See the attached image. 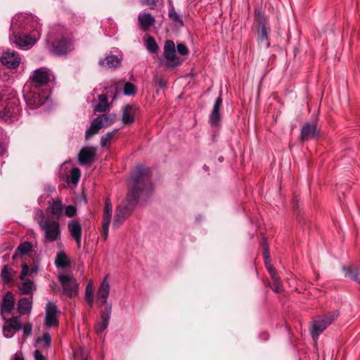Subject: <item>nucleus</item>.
Returning <instances> with one entry per match:
<instances>
[{"instance_id": "nucleus-1", "label": "nucleus", "mask_w": 360, "mask_h": 360, "mask_svg": "<svg viewBox=\"0 0 360 360\" xmlns=\"http://www.w3.org/2000/svg\"><path fill=\"white\" fill-rule=\"evenodd\" d=\"M152 171L143 165H137L129 179V191L126 199L116 209L113 227L118 228L130 216L141 193L152 188Z\"/></svg>"}, {"instance_id": "nucleus-2", "label": "nucleus", "mask_w": 360, "mask_h": 360, "mask_svg": "<svg viewBox=\"0 0 360 360\" xmlns=\"http://www.w3.org/2000/svg\"><path fill=\"white\" fill-rule=\"evenodd\" d=\"M19 100L11 89L0 86V118L13 122L20 115Z\"/></svg>"}, {"instance_id": "nucleus-3", "label": "nucleus", "mask_w": 360, "mask_h": 360, "mask_svg": "<svg viewBox=\"0 0 360 360\" xmlns=\"http://www.w3.org/2000/svg\"><path fill=\"white\" fill-rule=\"evenodd\" d=\"M66 29L62 26L54 27L50 32L56 38L51 43V53L56 56H64L73 50V40L66 36Z\"/></svg>"}, {"instance_id": "nucleus-4", "label": "nucleus", "mask_w": 360, "mask_h": 360, "mask_svg": "<svg viewBox=\"0 0 360 360\" xmlns=\"http://www.w3.org/2000/svg\"><path fill=\"white\" fill-rule=\"evenodd\" d=\"M24 98L30 109L41 106L47 98V91L26 83L24 87Z\"/></svg>"}, {"instance_id": "nucleus-5", "label": "nucleus", "mask_w": 360, "mask_h": 360, "mask_svg": "<svg viewBox=\"0 0 360 360\" xmlns=\"http://www.w3.org/2000/svg\"><path fill=\"white\" fill-rule=\"evenodd\" d=\"M340 315L338 310L328 311L314 317L311 328V335L314 339L317 338L328 326L338 319Z\"/></svg>"}, {"instance_id": "nucleus-6", "label": "nucleus", "mask_w": 360, "mask_h": 360, "mask_svg": "<svg viewBox=\"0 0 360 360\" xmlns=\"http://www.w3.org/2000/svg\"><path fill=\"white\" fill-rule=\"evenodd\" d=\"M55 80L53 73L47 68L42 67L33 71L27 84L44 89L49 83Z\"/></svg>"}, {"instance_id": "nucleus-7", "label": "nucleus", "mask_w": 360, "mask_h": 360, "mask_svg": "<svg viewBox=\"0 0 360 360\" xmlns=\"http://www.w3.org/2000/svg\"><path fill=\"white\" fill-rule=\"evenodd\" d=\"M39 225L44 233L45 243H53L60 239L61 231L58 221L41 219Z\"/></svg>"}, {"instance_id": "nucleus-8", "label": "nucleus", "mask_w": 360, "mask_h": 360, "mask_svg": "<svg viewBox=\"0 0 360 360\" xmlns=\"http://www.w3.org/2000/svg\"><path fill=\"white\" fill-rule=\"evenodd\" d=\"M62 288V293L69 298L75 297L78 294L79 283L76 278L69 274H63L58 276Z\"/></svg>"}, {"instance_id": "nucleus-9", "label": "nucleus", "mask_w": 360, "mask_h": 360, "mask_svg": "<svg viewBox=\"0 0 360 360\" xmlns=\"http://www.w3.org/2000/svg\"><path fill=\"white\" fill-rule=\"evenodd\" d=\"M163 56L165 59V66L168 68H174L180 66L183 60L176 56L175 44L172 40H167L164 45Z\"/></svg>"}, {"instance_id": "nucleus-10", "label": "nucleus", "mask_w": 360, "mask_h": 360, "mask_svg": "<svg viewBox=\"0 0 360 360\" xmlns=\"http://www.w3.org/2000/svg\"><path fill=\"white\" fill-rule=\"evenodd\" d=\"M1 63L9 69H16L19 67L21 59L18 53L15 51H6L1 57Z\"/></svg>"}, {"instance_id": "nucleus-11", "label": "nucleus", "mask_w": 360, "mask_h": 360, "mask_svg": "<svg viewBox=\"0 0 360 360\" xmlns=\"http://www.w3.org/2000/svg\"><path fill=\"white\" fill-rule=\"evenodd\" d=\"M57 307L53 302H48L46 307L45 324L47 327L51 328L58 326L59 324L57 318Z\"/></svg>"}, {"instance_id": "nucleus-12", "label": "nucleus", "mask_w": 360, "mask_h": 360, "mask_svg": "<svg viewBox=\"0 0 360 360\" xmlns=\"http://www.w3.org/2000/svg\"><path fill=\"white\" fill-rule=\"evenodd\" d=\"M112 205L109 198H106L105 201V207L103 210V237L104 240L108 238V229L112 218Z\"/></svg>"}, {"instance_id": "nucleus-13", "label": "nucleus", "mask_w": 360, "mask_h": 360, "mask_svg": "<svg viewBox=\"0 0 360 360\" xmlns=\"http://www.w3.org/2000/svg\"><path fill=\"white\" fill-rule=\"evenodd\" d=\"M109 294L110 284L107 276H105L101 283L96 293V302L99 304L100 307L106 303Z\"/></svg>"}, {"instance_id": "nucleus-14", "label": "nucleus", "mask_w": 360, "mask_h": 360, "mask_svg": "<svg viewBox=\"0 0 360 360\" xmlns=\"http://www.w3.org/2000/svg\"><path fill=\"white\" fill-rule=\"evenodd\" d=\"M68 229L70 236L76 241L77 248L81 247L82 226L77 220H71L68 224Z\"/></svg>"}, {"instance_id": "nucleus-15", "label": "nucleus", "mask_w": 360, "mask_h": 360, "mask_svg": "<svg viewBox=\"0 0 360 360\" xmlns=\"http://www.w3.org/2000/svg\"><path fill=\"white\" fill-rule=\"evenodd\" d=\"M138 22L142 31L146 32L154 25L155 18L148 13L141 12L138 15Z\"/></svg>"}, {"instance_id": "nucleus-16", "label": "nucleus", "mask_w": 360, "mask_h": 360, "mask_svg": "<svg viewBox=\"0 0 360 360\" xmlns=\"http://www.w3.org/2000/svg\"><path fill=\"white\" fill-rule=\"evenodd\" d=\"M319 132L316 124L305 123L301 129L300 139L305 141L315 138Z\"/></svg>"}, {"instance_id": "nucleus-17", "label": "nucleus", "mask_w": 360, "mask_h": 360, "mask_svg": "<svg viewBox=\"0 0 360 360\" xmlns=\"http://www.w3.org/2000/svg\"><path fill=\"white\" fill-rule=\"evenodd\" d=\"M111 305H108L105 308V311L101 314V321L98 322L94 326V329L96 333H101L107 328L109 323Z\"/></svg>"}, {"instance_id": "nucleus-18", "label": "nucleus", "mask_w": 360, "mask_h": 360, "mask_svg": "<svg viewBox=\"0 0 360 360\" xmlns=\"http://www.w3.org/2000/svg\"><path fill=\"white\" fill-rule=\"evenodd\" d=\"M11 40L19 47H25L30 45H33L35 39L30 35L23 34H13L11 36Z\"/></svg>"}, {"instance_id": "nucleus-19", "label": "nucleus", "mask_w": 360, "mask_h": 360, "mask_svg": "<svg viewBox=\"0 0 360 360\" xmlns=\"http://www.w3.org/2000/svg\"><path fill=\"white\" fill-rule=\"evenodd\" d=\"M15 301L13 294L8 291L4 296L1 305V314H10L14 309Z\"/></svg>"}, {"instance_id": "nucleus-20", "label": "nucleus", "mask_w": 360, "mask_h": 360, "mask_svg": "<svg viewBox=\"0 0 360 360\" xmlns=\"http://www.w3.org/2000/svg\"><path fill=\"white\" fill-rule=\"evenodd\" d=\"M222 103V98L220 94L217 98L213 110L210 115V123L212 126H217L221 120V116L219 113V108Z\"/></svg>"}, {"instance_id": "nucleus-21", "label": "nucleus", "mask_w": 360, "mask_h": 360, "mask_svg": "<svg viewBox=\"0 0 360 360\" xmlns=\"http://www.w3.org/2000/svg\"><path fill=\"white\" fill-rule=\"evenodd\" d=\"M96 156V151L94 148L85 147L81 149L79 153L78 159L81 165L90 163Z\"/></svg>"}, {"instance_id": "nucleus-22", "label": "nucleus", "mask_w": 360, "mask_h": 360, "mask_svg": "<svg viewBox=\"0 0 360 360\" xmlns=\"http://www.w3.org/2000/svg\"><path fill=\"white\" fill-rule=\"evenodd\" d=\"M136 108L130 105H126L123 110L122 120L124 124H131L134 122Z\"/></svg>"}, {"instance_id": "nucleus-23", "label": "nucleus", "mask_w": 360, "mask_h": 360, "mask_svg": "<svg viewBox=\"0 0 360 360\" xmlns=\"http://www.w3.org/2000/svg\"><path fill=\"white\" fill-rule=\"evenodd\" d=\"M32 249V244L30 242L21 243L15 249V252L12 257L13 260L17 259L19 257L23 255L28 254Z\"/></svg>"}, {"instance_id": "nucleus-24", "label": "nucleus", "mask_w": 360, "mask_h": 360, "mask_svg": "<svg viewBox=\"0 0 360 360\" xmlns=\"http://www.w3.org/2000/svg\"><path fill=\"white\" fill-rule=\"evenodd\" d=\"M120 64V60L117 56L111 55L106 56L103 60L99 61V65L102 67L109 68H117Z\"/></svg>"}, {"instance_id": "nucleus-25", "label": "nucleus", "mask_w": 360, "mask_h": 360, "mask_svg": "<svg viewBox=\"0 0 360 360\" xmlns=\"http://www.w3.org/2000/svg\"><path fill=\"white\" fill-rule=\"evenodd\" d=\"M269 28L266 27V23L262 22L259 24L258 27V40L260 43H264L266 47L269 46V42L268 41V33Z\"/></svg>"}, {"instance_id": "nucleus-26", "label": "nucleus", "mask_w": 360, "mask_h": 360, "mask_svg": "<svg viewBox=\"0 0 360 360\" xmlns=\"http://www.w3.org/2000/svg\"><path fill=\"white\" fill-rule=\"evenodd\" d=\"M103 127V124L101 122V119L95 118L86 131V139H89L91 136L97 134Z\"/></svg>"}, {"instance_id": "nucleus-27", "label": "nucleus", "mask_w": 360, "mask_h": 360, "mask_svg": "<svg viewBox=\"0 0 360 360\" xmlns=\"http://www.w3.org/2000/svg\"><path fill=\"white\" fill-rule=\"evenodd\" d=\"M32 309V300L23 297L19 300L18 303V311L20 314H29Z\"/></svg>"}, {"instance_id": "nucleus-28", "label": "nucleus", "mask_w": 360, "mask_h": 360, "mask_svg": "<svg viewBox=\"0 0 360 360\" xmlns=\"http://www.w3.org/2000/svg\"><path fill=\"white\" fill-rule=\"evenodd\" d=\"M98 103L94 108V110L99 112H105L110 110V106L108 103V98L106 95L101 94L98 96Z\"/></svg>"}, {"instance_id": "nucleus-29", "label": "nucleus", "mask_w": 360, "mask_h": 360, "mask_svg": "<svg viewBox=\"0 0 360 360\" xmlns=\"http://www.w3.org/2000/svg\"><path fill=\"white\" fill-rule=\"evenodd\" d=\"M14 271L8 264H5L1 271V278L4 283L8 284L13 281Z\"/></svg>"}, {"instance_id": "nucleus-30", "label": "nucleus", "mask_w": 360, "mask_h": 360, "mask_svg": "<svg viewBox=\"0 0 360 360\" xmlns=\"http://www.w3.org/2000/svg\"><path fill=\"white\" fill-rule=\"evenodd\" d=\"M271 281L269 282L271 289L275 292H281L283 290V286L278 275L271 276Z\"/></svg>"}, {"instance_id": "nucleus-31", "label": "nucleus", "mask_w": 360, "mask_h": 360, "mask_svg": "<svg viewBox=\"0 0 360 360\" xmlns=\"http://www.w3.org/2000/svg\"><path fill=\"white\" fill-rule=\"evenodd\" d=\"M49 209L53 215L60 217L63 213V204L61 200H53L50 204Z\"/></svg>"}, {"instance_id": "nucleus-32", "label": "nucleus", "mask_w": 360, "mask_h": 360, "mask_svg": "<svg viewBox=\"0 0 360 360\" xmlns=\"http://www.w3.org/2000/svg\"><path fill=\"white\" fill-rule=\"evenodd\" d=\"M55 264L57 266L66 267L70 264L68 257L63 252H60L57 254Z\"/></svg>"}, {"instance_id": "nucleus-33", "label": "nucleus", "mask_w": 360, "mask_h": 360, "mask_svg": "<svg viewBox=\"0 0 360 360\" xmlns=\"http://www.w3.org/2000/svg\"><path fill=\"white\" fill-rule=\"evenodd\" d=\"M34 289V283L30 280L27 279L25 281L20 285L19 290L22 295H29L32 293V290Z\"/></svg>"}, {"instance_id": "nucleus-34", "label": "nucleus", "mask_w": 360, "mask_h": 360, "mask_svg": "<svg viewBox=\"0 0 360 360\" xmlns=\"http://www.w3.org/2000/svg\"><path fill=\"white\" fill-rule=\"evenodd\" d=\"M168 16L174 23L179 24L180 26L184 25L182 18L176 12L173 6L169 9Z\"/></svg>"}, {"instance_id": "nucleus-35", "label": "nucleus", "mask_w": 360, "mask_h": 360, "mask_svg": "<svg viewBox=\"0 0 360 360\" xmlns=\"http://www.w3.org/2000/svg\"><path fill=\"white\" fill-rule=\"evenodd\" d=\"M344 270L347 276L352 279L356 281L360 284V280H359V269L358 268L348 266L345 267Z\"/></svg>"}, {"instance_id": "nucleus-36", "label": "nucleus", "mask_w": 360, "mask_h": 360, "mask_svg": "<svg viewBox=\"0 0 360 360\" xmlns=\"http://www.w3.org/2000/svg\"><path fill=\"white\" fill-rule=\"evenodd\" d=\"M146 47L151 53H155L158 50V45L154 37L149 36L146 41Z\"/></svg>"}, {"instance_id": "nucleus-37", "label": "nucleus", "mask_w": 360, "mask_h": 360, "mask_svg": "<svg viewBox=\"0 0 360 360\" xmlns=\"http://www.w3.org/2000/svg\"><path fill=\"white\" fill-rule=\"evenodd\" d=\"M264 263H265V266H266V269L268 270L271 276H275L277 274L276 270L273 266V265L271 264L270 252L268 251H266L265 257H264Z\"/></svg>"}, {"instance_id": "nucleus-38", "label": "nucleus", "mask_w": 360, "mask_h": 360, "mask_svg": "<svg viewBox=\"0 0 360 360\" xmlns=\"http://www.w3.org/2000/svg\"><path fill=\"white\" fill-rule=\"evenodd\" d=\"M85 300L90 307L93 305L94 302V288L92 285L89 283L86 288Z\"/></svg>"}, {"instance_id": "nucleus-39", "label": "nucleus", "mask_w": 360, "mask_h": 360, "mask_svg": "<svg viewBox=\"0 0 360 360\" xmlns=\"http://www.w3.org/2000/svg\"><path fill=\"white\" fill-rule=\"evenodd\" d=\"M8 324L15 331L19 330L22 328L20 317L15 316L11 319H6Z\"/></svg>"}, {"instance_id": "nucleus-40", "label": "nucleus", "mask_w": 360, "mask_h": 360, "mask_svg": "<svg viewBox=\"0 0 360 360\" xmlns=\"http://www.w3.org/2000/svg\"><path fill=\"white\" fill-rule=\"evenodd\" d=\"M115 133H116V131H113L107 133L105 136H103L101 139V145L103 147H105L107 145L110 144L111 142V140L114 137Z\"/></svg>"}, {"instance_id": "nucleus-41", "label": "nucleus", "mask_w": 360, "mask_h": 360, "mask_svg": "<svg viewBox=\"0 0 360 360\" xmlns=\"http://www.w3.org/2000/svg\"><path fill=\"white\" fill-rule=\"evenodd\" d=\"M136 93V87L131 82H126L124 86V94L127 96H133Z\"/></svg>"}, {"instance_id": "nucleus-42", "label": "nucleus", "mask_w": 360, "mask_h": 360, "mask_svg": "<svg viewBox=\"0 0 360 360\" xmlns=\"http://www.w3.org/2000/svg\"><path fill=\"white\" fill-rule=\"evenodd\" d=\"M97 118L101 119V122L103 124V127H105L112 123L115 116L111 117L109 115L103 114L102 115L97 117Z\"/></svg>"}, {"instance_id": "nucleus-43", "label": "nucleus", "mask_w": 360, "mask_h": 360, "mask_svg": "<svg viewBox=\"0 0 360 360\" xmlns=\"http://www.w3.org/2000/svg\"><path fill=\"white\" fill-rule=\"evenodd\" d=\"M80 177V170L78 168H73L70 172L71 181L77 184Z\"/></svg>"}, {"instance_id": "nucleus-44", "label": "nucleus", "mask_w": 360, "mask_h": 360, "mask_svg": "<svg viewBox=\"0 0 360 360\" xmlns=\"http://www.w3.org/2000/svg\"><path fill=\"white\" fill-rule=\"evenodd\" d=\"M44 342L45 347H49L51 342V335L49 333H44L41 337L37 338V342Z\"/></svg>"}, {"instance_id": "nucleus-45", "label": "nucleus", "mask_w": 360, "mask_h": 360, "mask_svg": "<svg viewBox=\"0 0 360 360\" xmlns=\"http://www.w3.org/2000/svg\"><path fill=\"white\" fill-rule=\"evenodd\" d=\"M74 357L76 360H89L88 355L84 354V350L81 348L74 352Z\"/></svg>"}, {"instance_id": "nucleus-46", "label": "nucleus", "mask_w": 360, "mask_h": 360, "mask_svg": "<svg viewBox=\"0 0 360 360\" xmlns=\"http://www.w3.org/2000/svg\"><path fill=\"white\" fill-rule=\"evenodd\" d=\"M23 330V338H27L32 334V326L30 323H26L23 326H22Z\"/></svg>"}, {"instance_id": "nucleus-47", "label": "nucleus", "mask_w": 360, "mask_h": 360, "mask_svg": "<svg viewBox=\"0 0 360 360\" xmlns=\"http://www.w3.org/2000/svg\"><path fill=\"white\" fill-rule=\"evenodd\" d=\"M176 50L178 53L181 56H186L188 54V49L187 46L182 43H179L176 46Z\"/></svg>"}, {"instance_id": "nucleus-48", "label": "nucleus", "mask_w": 360, "mask_h": 360, "mask_svg": "<svg viewBox=\"0 0 360 360\" xmlns=\"http://www.w3.org/2000/svg\"><path fill=\"white\" fill-rule=\"evenodd\" d=\"M77 210L73 205H68L65 207V214L68 217H72L76 214Z\"/></svg>"}, {"instance_id": "nucleus-49", "label": "nucleus", "mask_w": 360, "mask_h": 360, "mask_svg": "<svg viewBox=\"0 0 360 360\" xmlns=\"http://www.w3.org/2000/svg\"><path fill=\"white\" fill-rule=\"evenodd\" d=\"M255 18L257 20V22H259V24H261L262 22H263V24L266 23V18L262 14V13L260 10L256 9L255 11Z\"/></svg>"}, {"instance_id": "nucleus-50", "label": "nucleus", "mask_w": 360, "mask_h": 360, "mask_svg": "<svg viewBox=\"0 0 360 360\" xmlns=\"http://www.w3.org/2000/svg\"><path fill=\"white\" fill-rule=\"evenodd\" d=\"M13 330L8 324L3 326V333L6 338H11L13 335Z\"/></svg>"}, {"instance_id": "nucleus-51", "label": "nucleus", "mask_w": 360, "mask_h": 360, "mask_svg": "<svg viewBox=\"0 0 360 360\" xmlns=\"http://www.w3.org/2000/svg\"><path fill=\"white\" fill-rule=\"evenodd\" d=\"M29 269V266L27 263L22 264V271L19 276L21 280H24L25 277L28 274Z\"/></svg>"}, {"instance_id": "nucleus-52", "label": "nucleus", "mask_w": 360, "mask_h": 360, "mask_svg": "<svg viewBox=\"0 0 360 360\" xmlns=\"http://www.w3.org/2000/svg\"><path fill=\"white\" fill-rule=\"evenodd\" d=\"M159 0H141L143 4L148 6L150 8H154Z\"/></svg>"}, {"instance_id": "nucleus-53", "label": "nucleus", "mask_w": 360, "mask_h": 360, "mask_svg": "<svg viewBox=\"0 0 360 360\" xmlns=\"http://www.w3.org/2000/svg\"><path fill=\"white\" fill-rule=\"evenodd\" d=\"M34 360H47L46 358L42 355L41 352L37 349L34 352Z\"/></svg>"}, {"instance_id": "nucleus-54", "label": "nucleus", "mask_w": 360, "mask_h": 360, "mask_svg": "<svg viewBox=\"0 0 360 360\" xmlns=\"http://www.w3.org/2000/svg\"><path fill=\"white\" fill-rule=\"evenodd\" d=\"M261 246L264 249V257H265L266 251H268L269 252H270V251H269V248L268 247L266 239L264 237L263 238L262 242L261 243Z\"/></svg>"}, {"instance_id": "nucleus-55", "label": "nucleus", "mask_w": 360, "mask_h": 360, "mask_svg": "<svg viewBox=\"0 0 360 360\" xmlns=\"http://www.w3.org/2000/svg\"><path fill=\"white\" fill-rule=\"evenodd\" d=\"M6 152V148L3 143H0V157L2 156Z\"/></svg>"}, {"instance_id": "nucleus-56", "label": "nucleus", "mask_w": 360, "mask_h": 360, "mask_svg": "<svg viewBox=\"0 0 360 360\" xmlns=\"http://www.w3.org/2000/svg\"><path fill=\"white\" fill-rule=\"evenodd\" d=\"M14 360H24V359L22 357L15 355L14 357Z\"/></svg>"}, {"instance_id": "nucleus-57", "label": "nucleus", "mask_w": 360, "mask_h": 360, "mask_svg": "<svg viewBox=\"0 0 360 360\" xmlns=\"http://www.w3.org/2000/svg\"><path fill=\"white\" fill-rule=\"evenodd\" d=\"M160 86H163V84H162V81H160Z\"/></svg>"}]
</instances>
